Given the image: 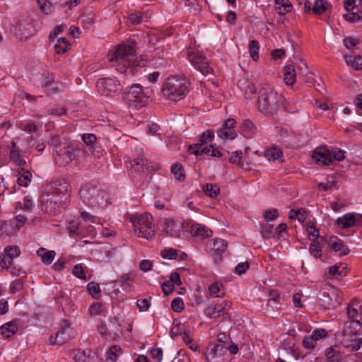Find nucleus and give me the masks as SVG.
Returning <instances> with one entry per match:
<instances>
[{"instance_id":"obj_1","label":"nucleus","mask_w":362,"mask_h":362,"mask_svg":"<svg viewBox=\"0 0 362 362\" xmlns=\"http://www.w3.org/2000/svg\"><path fill=\"white\" fill-rule=\"evenodd\" d=\"M284 101V97L269 84L264 85L259 90L257 108L265 115L276 114L283 106Z\"/></svg>"},{"instance_id":"obj_2","label":"nucleus","mask_w":362,"mask_h":362,"mask_svg":"<svg viewBox=\"0 0 362 362\" xmlns=\"http://www.w3.org/2000/svg\"><path fill=\"white\" fill-rule=\"evenodd\" d=\"M189 83L183 76H169L162 87L163 95L168 100L179 101L189 92Z\"/></svg>"},{"instance_id":"obj_3","label":"nucleus","mask_w":362,"mask_h":362,"mask_svg":"<svg viewBox=\"0 0 362 362\" xmlns=\"http://www.w3.org/2000/svg\"><path fill=\"white\" fill-rule=\"evenodd\" d=\"M134 52V43H122L117 45L114 51L109 52L107 55V59L110 62L117 64L115 66L119 72H127L128 70H129V72H132V69L127 67L129 64L128 57L133 56Z\"/></svg>"},{"instance_id":"obj_4","label":"nucleus","mask_w":362,"mask_h":362,"mask_svg":"<svg viewBox=\"0 0 362 362\" xmlns=\"http://www.w3.org/2000/svg\"><path fill=\"white\" fill-rule=\"evenodd\" d=\"M134 234L139 238L151 240L155 237L153 216L148 213L132 215L129 218Z\"/></svg>"},{"instance_id":"obj_5","label":"nucleus","mask_w":362,"mask_h":362,"mask_svg":"<svg viewBox=\"0 0 362 362\" xmlns=\"http://www.w3.org/2000/svg\"><path fill=\"white\" fill-rule=\"evenodd\" d=\"M45 189L52 194V197L46 201L47 206L54 203L57 208L62 207L69 197V185L62 178L51 182L46 186Z\"/></svg>"},{"instance_id":"obj_6","label":"nucleus","mask_w":362,"mask_h":362,"mask_svg":"<svg viewBox=\"0 0 362 362\" xmlns=\"http://www.w3.org/2000/svg\"><path fill=\"white\" fill-rule=\"evenodd\" d=\"M362 323L358 320H351L346 322L343 331V343L353 351H358L362 344V339L357 338Z\"/></svg>"},{"instance_id":"obj_7","label":"nucleus","mask_w":362,"mask_h":362,"mask_svg":"<svg viewBox=\"0 0 362 362\" xmlns=\"http://www.w3.org/2000/svg\"><path fill=\"white\" fill-rule=\"evenodd\" d=\"M79 197L83 203L90 207H100L106 204L104 193L90 184L81 188Z\"/></svg>"},{"instance_id":"obj_8","label":"nucleus","mask_w":362,"mask_h":362,"mask_svg":"<svg viewBox=\"0 0 362 362\" xmlns=\"http://www.w3.org/2000/svg\"><path fill=\"white\" fill-rule=\"evenodd\" d=\"M214 138V134L212 131L204 132L199 138V142L194 146H189V151L190 153L199 156L205 153L211 157H221L222 153L212 145L203 146L205 144L211 142Z\"/></svg>"},{"instance_id":"obj_9","label":"nucleus","mask_w":362,"mask_h":362,"mask_svg":"<svg viewBox=\"0 0 362 362\" xmlns=\"http://www.w3.org/2000/svg\"><path fill=\"white\" fill-rule=\"evenodd\" d=\"M53 157L57 165L64 167L76 158V151L71 144L60 142L54 146Z\"/></svg>"},{"instance_id":"obj_10","label":"nucleus","mask_w":362,"mask_h":362,"mask_svg":"<svg viewBox=\"0 0 362 362\" xmlns=\"http://www.w3.org/2000/svg\"><path fill=\"white\" fill-rule=\"evenodd\" d=\"M187 59L204 76L214 74V69L210 65L209 61L194 48H189L187 51Z\"/></svg>"},{"instance_id":"obj_11","label":"nucleus","mask_w":362,"mask_h":362,"mask_svg":"<svg viewBox=\"0 0 362 362\" xmlns=\"http://www.w3.org/2000/svg\"><path fill=\"white\" fill-rule=\"evenodd\" d=\"M151 90L148 88L144 89L139 84H134L126 93V99L129 104L136 108L144 107L147 103L150 96Z\"/></svg>"},{"instance_id":"obj_12","label":"nucleus","mask_w":362,"mask_h":362,"mask_svg":"<svg viewBox=\"0 0 362 362\" xmlns=\"http://www.w3.org/2000/svg\"><path fill=\"white\" fill-rule=\"evenodd\" d=\"M98 92L103 95L112 96L122 90L119 82L114 78H100L96 82Z\"/></svg>"},{"instance_id":"obj_13","label":"nucleus","mask_w":362,"mask_h":362,"mask_svg":"<svg viewBox=\"0 0 362 362\" xmlns=\"http://www.w3.org/2000/svg\"><path fill=\"white\" fill-rule=\"evenodd\" d=\"M227 248V243L223 239L214 238L207 242L206 250L211 254L215 262L222 259V255Z\"/></svg>"},{"instance_id":"obj_14","label":"nucleus","mask_w":362,"mask_h":362,"mask_svg":"<svg viewBox=\"0 0 362 362\" xmlns=\"http://www.w3.org/2000/svg\"><path fill=\"white\" fill-rule=\"evenodd\" d=\"M232 303L229 300H224L220 304H211L204 309V314L210 318H217L228 315Z\"/></svg>"},{"instance_id":"obj_15","label":"nucleus","mask_w":362,"mask_h":362,"mask_svg":"<svg viewBox=\"0 0 362 362\" xmlns=\"http://www.w3.org/2000/svg\"><path fill=\"white\" fill-rule=\"evenodd\" d=\"M33 81L37 87L45 88L49 94L54 93L56 91L57 86L54 81V77L49 73L36 75L33 78Z\"/></svg>"},{"instance_id":"obj_16","label":"nucleus","mask_w":362,"mask_h":362,"mask_svg":"<svg viewBox=\"0 0 362 362\" xmlns=\"http://www.w3.org/2000/svg\"><path fill=\"white\" fill-rule=\"evenodd\" d=\"M235 124L236 121L233 118H229L226 120L222 127L217 132L218 137L224 140L234 139L237 136L234 129Z\"/></svg>"},{"instance_id":"obj_17","label":"nucleus","mask_w":362,"mask_h":362,"mask_svg":"<svg viewBox=\"0 0 362 362\" xmlns=\"http://www.w3.org/2000/svg\"><path fill=\"white\" fill-rule=\"evenodd\" d=\"M163 230L168 235L174 238H180L184 234L182 223L173 219L165 220Z\"/></svg>"},{"instance_id":"obj_18","label":"nucleus","mask_w":362,"mask_h":362,"mask_svg":"<svg viewBox=\"0 0 362 362\" xmlns=\"http://www.w3.org/2000/svg\"><path fill=\"white\" fill-rule=\"evenodd\" d=\"M69 323L66 320L62 322V328L59 330L54 337L52 336L49 339V343L51 345H61L70 339L69 331Z\"/></svg>"},{"instance_id":"obj_19","label":"nucleus","mask_w":362,"mask_h":362,"mask_svg":"<svg viewBox=\"0 0 362 362\" xmlns=\"http://www.w3.org/2000/svg\"><path fill=\"white\" fill-rule=\"evenodd\" d=\"M313 159L317 163L328 165L332 163L331 151L326 147H317L313 151Z\"/></svg>"},{"instance_id":"obj_20","label":"nucleus","mask_w":362,"mask_h":362,"mask_svg":"<svg viewBox=\"0 0 362 362\" xmlns=\"http://www.w3.org/2000/svg\"><path fill=\"white\" fill-rule=\"evenodd\" d=\"M189 231L193 236L202 238H207L212 235V230L210 228L197 223H194L191 225Z\"/></svg>"},{"instance_id":"obj_21","label":"nucleus","mask_w":362,"mask_h":362,"mask_svg":"<svg viewBox=\"0 0 362 362\" xmlns=\"http://www.w3.org/2000/svg\"><path fill=\"white\" fill-rule=\"evenodd\" d=\"M328 245L332 250L339 252L342 255H346L349 252V248L344 245L343 241L336 236L329 238Z\"/></svg>"},{"instance_id":"obj_22","label":"nucleus","mask_w":362,"mask_h":362,"mask_svg":"<svg viewBox=\"0 0 362 362\" xmlns=\"http://www.w3.org/2000/svg\"><path fill=\"white\" fill-rule=\"evenodd\" d=\"M10 159L19 166H23L25 164V160L23 158L15 141H12L10 146Z\"/></svg>"},{"instance_id":"obj_23","label":"nucleus","mask_w":362,"mask_h":362,"mask_svg":"<svg viewBox=\"0 0 362 362\" xmlns=\"http://www.w3.org/2000/svg\"><path fill=\"white\" fill-rule=\"evenodd\" d=\"M27 221V218L23 215H17L12 220H10L8 222L5 221L2 224V228H6L8 225H9L13 230H18L21 227H23Z\"/></svg>"},{"instance_id":"obj_24","label":"nucleus","mask_w":362,"mask_h":362,"mask_svg":"<svg viewBox=\"0 0 362 362\" xmlns=\"http://www.w3.org/2000/svg\"><path fill=\"white\" fill-rule=\"evenodd\" d=\"M296 74L293 65L288 64L284 69V81L288 86H292L296 81Z\"/></svg>"},{"instance_id":"obj_25","label":"nucleus","mask_w":362,"mask_h":362,"mask_svg":"<svg viewBox=\"0 0 362 362\" xmlns=\"http://www.w3.org/2000/svg\"><path fill=\"white\" fill-rule=\"evenodd\" d=\"M37 255L45 264H50L54 260L56 253L54 250H48L44 247H40L37 251Z\"/></svg>"},{"instance_id":"obj_26","label":"nucleus","mask_w":362,"mask_h":362,"mask_svg":"<svg viewBox=\"0 0 362 362\" xmlns=\"http://www.w3.org/2000/svg\"><path fill=\"white\" fill-rule=\"evenodd\" d=\"M1 334L4 338L8 339L18 331V326L15 320L6 322L1 327Z\"/></svg>"},{"instance_id":"obj_27","label":"nucleus","mask_w":362,"mask_h":362,"mask_svg":"<svg viewBox=\"0 0 362 362\" xmlns=\"http://www.w3.org/2000/svg\"><path fill=\"white\" fill-rule=\"evenodd\" d=\"M337 223L341 228H348L354 226V214L348 213L339 217L337 220Z\"/></svg>"},{"instance_id":"obj_28","label":"nucleus","mask_w":362,"mask_h":362,"mask_svg":"<svg viewBox=\"0 0 362 362\" xmlns=\"http://www.w3.org/2000/svg\"><path fill=\"white\" fill-rule=\"evenodd\" d=\"M241 133L246 138H251L256 133L255 124L249 119H245L241 124Z\"/></svg>"},{"instance_id":"obj_29","label":"nucleus","mask_w":362,"mask_h":362,"mask_svg":"<svg viewBox=\"0 0 362 362\" xmlns=\"http://www.w3.org/2000/svg\"><path fill=\"white\" fill-rule=\"evenodd\" d=\"M226 348L222 344H214L210 345L208 347V356H206V360L209 361V357L210 356L211 358H216L218 357H221L223 356Z\"/></svg>"},{"instance_id":"obj_30","label":"nucleus","mask_w":362,"mask_h":362,"mask_svg":"<svg viewBox=\"0 0 362 362\" xmlns=\"http://www.w3.org/2000/svg\"><path fill=\"white\" fill-rule=\"evenodd\" d=\"M264 156L269 160L275 161L276 160L281 159V160L283 161L281 159L283 157V153L281 150L276 146H272L267 148L264 152Z\"/></svg>"},{"instance_id":"obj_31","label":"nucleus","mask_w":362,"mask_h":362,"mask_svg":"<svg viewBox=\"0 0 362 362\" xmlns=\"http://www.w3.org/2000/svg\"><path fill=\"white\" fill-rule=\"evenodd\" d=\"M131 167L137 172L144 171L150 168V165L147 160H145L143 158H138L136 159H134L130 162Z\"/></svg>"},{"instance_id":"obj_32","label":"nucleus","mask_w":362,"mask_h":362,"mask_svg":"<svg viewBox=\"0 0 362 362\" xmlns=\"http://www.w3.org/2000/svg\"><path fill=\"white\" fill-rule=\"evenodd\" d=\"M275 3L279 5L276 8V12L279 15H285L292 10V4L288 0H274Z\"/></svg>"},{"instance_id":"obj_33","label":"nucleus","mask_w":362,"mask_h":362,"mask_svg":"<svg viewBox=\"0 0 362 362\" xmlns=\"http://www.w3.org/2000/svg\"><path fill=\"white\" fill-rule=\"evenodd\" d=\"M202 189L211 198L216 197L220 193V188L216 184L206 183L203 185Z\"/></svg>"},{"instance_id":"obj_34","label":"nucleus","mask_w":362,"mask_h":362,"mask_svg":"<svg viewBox=\"0 0 362 362\" xmlns=\"http://www.w3.org/2000/svg\"><path fill=\"white\" fill-rule=\"evenodd\" d=\"M19 177L17 182L20 186L28 187L31 181L32 174L28 171L24 170L23 168L18 172Z\"/></svg>"},{"instance_id":"obj_35","label":"nucleus","mask_w":362,"mask_h":362,"mask_svg":"<svg viewBox=\"0 0 362 362\" xmlns=\"http://www.w3.org/2000/svg\"><path fill=\"white\" fill-rule=\"evenodd\" d=\"M171 173L178 181H183L185 179V173L183 166L179 163H174L171 167Z\"/></svg>"},{"instance_id":"obj_36","label":"nucleus","mask_w":362,"mask_h":362,"mask_svg":"<svg viewBox=\"0 0 362 362\" xmlns=\"http://www.w3.org/2000/svg\"><path fill=\"white\" fill-rule=\"evenodd\" d=\"M329 4L325 0H316L312 10L315 14L320 15L329 9Z\"/></svg>"},{"instance_id":"obj_37","label":"nucleus","mask_w":362,"mask_h":362,"mask_svg":"<svg viewBox=\"0 0 362 362\" xmlns=\"http://www.w3.org/2000/svg\"><path fill=\"white\" fill-rule=\"evenodd\" d=\"M82 140L86 152L97 144L96 136L93 134H84L82 136Z\"/></svg>"},{"instance_id":"obj_38","label":"nucleus","mask_w":362,"mask_h":362,"mask_svg":"<svg viewBox=\"0 0 362 362\" xmlns=\"http://www.w3.org/2000/svg\"><path fill=\"white\" fill-rule=\"evenodd\" d=\"M346 63L356 70H362V57L345 56Z\"/></svg>"},{"instance_id":"obj_39","label":"nucleus","mask_w":362,"mask_h":362,"mask_svg":"<svg viewBox=\"0 0 362 362\" xmlns=\"http://www.w3.org/2000/svg\"><path fill=\"white\" fill-rule=\"evenodd\" d=\"M248 49L250 57L255 62H257L259 59V42L255 40H251L249 43Z\"/></svg>"},{"instance_id":"obj_40","label":"nucleus","mask_w":362,"mask_h":362,"mask_svg":"<svg viewBox=\"0 0 362 362\" xmlns=\"http://www.w3.org/2000/svg\"><path fill=\"white\" fill-rule=\"evenodd\" d=\"M345 269L346 267H343L341 264H335L329 268V274L334 277H337V276H342L346 275Z\"/></svg>"},{"instance_id":"obj_41","label":"nucleus","mask_w":362,"mask_h":362,"mask_svg":"<svg viewBox=\"0 0 362 362\" xmlns=\"http://www.w3.org/2000/svg\"><path fill=\"white\" fill-rule=\"evenodd\" d=\"M87 290L90 295L94 298H99L100 296V288L98 284L93 281L90 282L87 285Z\"/></svg>"},{"instance_id":"obj_42","label":"nucleus","mask_w":362,"mask_h":362,"mask_svg":"<svg viewBox=\"0 0 362 362\" xmlns=\"http://www.w3.org/2000/svg\"><path fill=\"white\" fill-rule=\"evenodd\" d=\"M182 340L185 344L192 351H196L199 349L198 345L193 343V338L189 334V331H185L182 334Z\"/></svg>"},{"instance_id":"obj_43","label":"nucleus","mask_w":362,"mask_h":362,"mask_svg":"<svg viewBox=\"0 0 362 362\" xmlns=\"http://www.w3.org/2000/svg\"><path fill=\"white\" fill-rule=\"evenodd\" d=\"M20 249L18 246H7L4 248V253L6 255L11 259V262H13V259L14 257H17L20 255Z\"/></svg>"},{"instance_id":"obj_44","label":"nucleus","mask_w":362,"mask_h":362,"mask_svg":"<svg viewBox=\"0 0 362 362\" xmlns=\"http://www.w3.org/2000/svg\"><path fill=\"white\" fill-rule=\"evenodd\" d=\"M280 296L276 291H271L269 293L268 305L273 308H277Z\"/></svg>"},{"instance_id":"obj_45","label":"nucleus","mask_w":362,"mask_h":362,"mask_svg":"<svg viewBox=\"0 0 362 362\" xmlns=\"http://www.w3.org/2000/svg\"><path fill=\"white\" fill-rule=\"evenodd\" d=\"M337 182L333 177L327 178L326 182H320L318 184L320 189L323 191H328L336 187Z\"/></svg>"},{"instance_id":"obj_46","label":"nucleus","mask_w":362,"mask_h":362,"mask_svg":"<svg viewBox=\"0 0 362 362\" xmlns=\"http://www.w3.org/2000/svg\"><path fill=\"white\" fill-rule=\"evenodd\" d=\"M69 46L68 42L65 38H59L54 45L55 50L57 53H64Z\"/></svg>"},{"instance_id":"obj_47","label":"nucleus","mask_w":362,"mask_h":362,"mask_svg":"<svg viewBox=\"0 0 362 362\" xmlns=\"http://www.w3.org/2000/svg\"><path fill=\"white\" fill-rule=\"evenodd\" d=\"M121 354L122 349L119 346H112L107 351L109 358L113 361H115Z\"/></svg>"},{"instance_id":"obj_48","label":"nucleus","mask_w":362,"mask_h":362,"mask_svg":"<svg viewBox=\"0 0 362 362\" xmlns=\"http://www.w3.org/2000/svg\"><path fill=\"white\" fill-rule=\"evenodd\" d=\"M260 233L263 238H270L273 234V226L269 223L262 225Z\"/></svg>"},{"instance_id":"obj_49","label":"nucleus","mask_w":362,"mask_h":362,"mask_svg":"<svg viewBox=\"0 0 362 362\" xmlns=\"http://www.w3.org/2000/svg\"><path fill=\"white\" fill-rule=\"evenodd\" d=\"M81 216L82 217L83 220L87 223L95 224L100 223V219L98 217L91 215L87 211H81Z\"/></svg>"},{"instance_id":"obj_50","label":"nucleus","mask_w":362,"mask_h":362,"mask_svg":"<svg viewBox=\"0 0 362 362\" xmlns=\"http://www.w3.org/2000/svg\"><path fill=\"white\" fill-rule=\"evenodd\" d=\"M221 287H222V285L217 282L212 284L209 287V291L210 295L214 297H216V298L223 296V293H222L221 294L218 293L221 291Z\"/></svg>"},{"instance_id":"obj_51","label":"nucleus","mask_w":362,"mask_h":362,"mask_svg":"<svg viewBox=\"0 0 362 362\" xmlns=\"http://www.w3.org/2000/svg\"><path fill=\"white\" fill-rule=\"evenodd\" d=\"M171 308L173 311L180 313L184 310L185 305L183 300L180 298H175L171 303Z\"/></svg>"},{"instance_id":"obj_52","label":"nucleus","mask_w":362,"mask_h":362,"mask_svg":"<svg viewBox=\"0 0 362 362\" xmlns=\"http://www.w3.org/2000/svg\"><path fill=\"white\" fill-rule=\"evenodd\" d=\"M87 153H90L98 158L103 157L105 154V150L98 144L90 148Z\"/></svg>"},{"instance_id":"obj_53","label":"nucleus","mask_w":362,"mask_h":362,"mask_svg":"<svg viewBox=\"0 0 362 362\" xmlns=\"http://www.w3.org/2000/svg\"><path fill=\"white\" fill-rule=\"evenodd\" d=\"M73 274L78 279H85L84 268L81 264H76L72 269Z\"/></svg>"},{"instance_id":"obj_54","label":"nucleus","mask_w":362,"mask_h":362,"mask_svg":"<svg viewBox=\"0 0 362 362\" xmlns=\"http://www.w3.org/2000/svg\"><path fill=\"white\" fill-rule=\"evenodd\" d=\"M263 216L267 221H274L279 216V211L276 209H267L264 211Z\"/></svg>"},{"instance_id":"obj_55","label":"nucleus","mask_w":362,"mask_h":362,"mask_svg":"<svg viewBox=\"0 0 362 362\" xmlns=\"http://www.w3.org/2000/svg\"><path fill=\"white\" fill-rule=\"evenodd\" d=\"M310 254L317 258L322 256V250L318 243H313L310 245Z\"/></svg>"},{"instance_id":"obj_56","label":"nucleus","mask_w":362,"mask_h":362,"mask_svg":"<svg viewBox=\"0 0 362 362\" xmlns=\"http://www.w3.org/2000/svg\"><path fill=\"white\" fill-rule=\"evenodd\" d=\"M177 250L175 249H166L161 252V256L164 259H175L177 257Z\"/></svg>"},{"instance_id":"obj_57","label":"nucleus","mask_w":362,"mask_h":362,"mask_svg":"<svg viewBox=\"0 0 362 362\" xmlns=\"http://www.w3.org/2000/svg\"><path fill=\"white\" fill-rule=\"evenodd\" d=\"M317 341L312 335L306 336L303 341V345L306 349H313L315 347Z\"/></svg>"},{"instance_id":"obj_58","label":"nucleus","mask_w":362,"mask_h":362,"mask_svg":"<svg viewBox=\"0 0 362 362\" xmlns=\"http://www.w3.org/2000/svg\"><path fill=\"white\" fill-rule=\"evenodd\" d=\"M345 153L346 152L342 150H339L338 148H334L331 151L332 154V160L333 159L341 161L343 160L345 158Z\"/></svg>"},{"instance_id":"obj_59","label":"nucleus","mask_w":362,"mask_h":362,"mask_svg":"<svg viewBox=\"0 0 362 362\" xmlns=\"http://www.w3.org/2000/svg\"><path fill=\"white\" fill-rule=\"evenodd\" d=\"M326 357L331 362L337 361L339 359L338 352L332 348H328L325 351Z\"/></svg>"},{"instance_id":"obj_60","label":"nucleus","mask_w":362,"mask_h":362,"mask_svg":"<svg viewBox=\"0 0 362 362\" xmlns=\"http://www.w3.org/2000/svg\"><path fill=\"white\" fill-rule=\"evenodd\" d=\"M307 231L310 238H317L320 235L319 230L315 227L314 223L312 222L307 223Z\"/></svg>"},{"instance_id":"obj_61","label":"nucleus","mask_w":362,"mask_h":362,"mask_svg":"<svg viewBox=\"0 0 362 362\" xmlns=\"http://www.w3.org/2000/svg\"><path fill=\"white\" fill-rule=\"evenodd\" d=\"M7 270L13 275L19 277L25 276V272L20 267L12 266V264L8 267Z\"/></svg>"},{"instance_id":"obj_62","label":"nucleus","mask_w":362,"mask_h":362,"mask_svg":"<svg viewBox=\"0 0 362 362\" xmlns=\"http://www.w3.org/2000/svg\"><path fill=\"white\" fill-rule=\"evenodd\" d=\"M344 19L351 23L360 22L362 18L356 13H348L343 15Z\"/></svg>"},{"instance_id":"obj_63","label":"nucleus","mask_w":362,"mask_h":362,"mask_svg":"<svg viewBox=\"0 0 362 362\" xmlns=\"http://www.w3.org/2000/svg\"><path fill=\"white\" fill-rule=\"evenodd\" d=\"M151 356L156 362H160L163 358V350L161 348H155L151 350Z\"/></svg>"},{"instance_id":"obj_64","label":"nucleus","mask_w":362,"mask_h":362,"mask_svg":"<svg viewBox=\"0 0 362 362\" xmlns=\"http://www.w3.org/2000/svg\"><path fill=\"white\" fill-rule=\"evenodd\" d=\"M20 209L23 210H30L33 208L32 200L28 197H25L22 202L18 203Z\"/></svg>"}]
</instances>
